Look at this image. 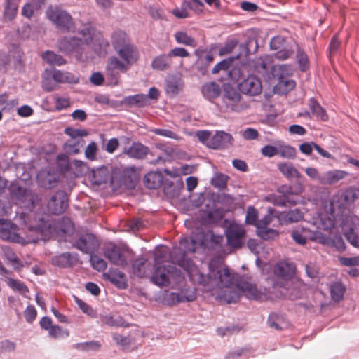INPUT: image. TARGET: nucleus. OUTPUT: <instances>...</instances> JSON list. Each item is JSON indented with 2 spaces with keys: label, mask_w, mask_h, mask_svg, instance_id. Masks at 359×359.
I'll return each instance as SVG.
<instances>
[{
  "label": "nucleus",
  "mask_w": 359,
  "mask_h": 359,
  "mask_svg": "<svg viewBox=\"0 0 359 359\" xmlns=\"http://www.w3.org/2000/svg\"><path fill=\"white\" fill-rule=\"evenodd\" d=\"M204 245L203 240L193 236L181 239L180 246L174 248L170 254L171 262L178 264L187 273L190 280L195 284L203 285L208 289L212 288V285H226L230 283L231 276L229 269L222 266L209 264V272L203 273L191 259L187 257V253H194L199 247Z\"/></svg>",
  "instance_id": "1"
},
{
  "label": "nucleus",
  "mask_w": 359,
  "mask_h": 359,
  "mask_svg": "<svg viewBox=\"0 0 359 359\" xmlns=\"http://www.w3.org/2000/svg\"><path fill=\"white\" fill-rule=\"evenodd\" d=\"M19 220L25 225V237L18 233V226L11 221L0 219V238L25 245L46 239L53 231L51 225L45 222L36 212H21Z\"/></svg>",
  "instance_id": "2"
},
{
  "label": "nucleus",
  "mask_w": 359,
  "mask_h": 359,
  "mask_svg": "<svg viewBox=\"0 0 359 359\" xmlns=\"http://www.w3.org/2000/svg\"><path fill=\"white\" fill-rule=\"evenodd\" d=\"M358 197V190L349 189L340 196L333 198L330 205L325 206V209H328L330 212L320 215L318 228L325 231L332 230L334 227L337 219V214L335 213L336 207H338L339 210L343 212V210L348 208Z\"/></svg>",
  "instance_id": "3"
},
{
  "label": "nucleus",
  "mask_w": 359,
  "mask_h": 359,
  "mask_svg": "<svg viewBox=\"0 0 359 359\" xmlns=\"http://www.w3.org/2000/svg\"><path fill=\"white\" fill-rule=\"evenodd\" d=\"M116 52L118 57L112 56L107 63V72L111 75H113L114 70L126 72L139 59L138 49L133 44L119 48Z\"/></svg>",
  "instance_id": "4"
},
{
  "label": "nucleus",
  "mask_w": 359,
  "mask_h": 359,
  "mask_svg": "<svg viewBox=\"0 0 359 359\" xmlns=\"http://www.w3.org/2000/svg\"><path fill=\"white\" fill-rule=\"evenodd\" d=\"M82 38L65 36L58 42L60 51L69 54L72 53H81L86 46L90 45L93 40L94 29L89 24L83 25L78 31Z\"/></svg>",
  "instance_id": "5"
},
{
  "label": "nucleus",
  "mask_w": 359,
  "mask_h": 359,
  "mask_svg": "<svg viewBox=\"0 0 359 359\" xmlns=\"http://www.w3.org/2000/svg\"><path fill=\"white\" fill-rule=\"evenodd\" d=\"M184 280L181 271L174 266H155L154 271L151 276V281L159 287H172Z\"/></svg>",
  "instance_id": "6"
},
{
  "label": "nucleus",
  "mask_w": 359,
  "mask_h": 359,
  "mask_svg": "<svg viewBox=\"0 0 359 359\" xmlns=\"http://www.w3.org/2000/svg\"><path fill=\"white\" fill-rule=\"evenodd\" d=\"M229 273L231 276L230 283L225 285H212V288L208 289L205 285H201L203 287V290L206 292L211 293V295L215 296V299L227 304L236 303L240 299V294L233 290H231V286L234 283V273H231L229 270Z\"/></svg>",
  "instance_id": "7"
},
{
  "label": "nucleus",
  "mask_w": 359,
  "mask_h": 359,
  "mask_svg": "<svg viewBox=\"0 0 359 359\" xmlns=\"http://www.w3.org/2000/svg\"><path fill=\"white\" fill-rule=\"evenodd\" d=\"M46 16L57 28L67 32H76L75 22L67 11L58 7H49Z\"/></svg>",
  "instance_id": "8"
},
{
  "label": "nucleus",
  "mask_w": 359,
  "mask_h": 359,
  "mask_svg": "<svg viewBox=\"0 0 359 359\" xmlns=\"http://www.w3.org/2000/svg\"><path fill=\"white\" fill-rule=\"evenodd\" d=\"M222 101L226 111L241 112L250 108V102L245 100L239 92L231 87L224 90Z\"/></svg>",
  "instance_id": "9"
},
{
  "label": "nucleus",
  "mask_w": 359,
  "mask_h": 359,
  "mask_svg": "<svg viewBox=\"0 0 359 359\" xmlns=\"http://www.w3.org/2000/svg\"><path fill=\"white\" fill-rule=\"evenodd\" d=\"M10 198L13 203L22 208L31 210L34 208L36 196L31 191L13 184L10 188Z\"/></svg>",
  "instance_id": "10"
},
{
  "label": "nucleus",
  "mask_w": 359,
  "mask_h": 359,
  "mask_svg": "<svg viewBox=\"0 0 359 359\" xmlns=\"http://www.w3.org/2000/svg\"><path fill=\"white\" fill-rule=\"evenodd\" d=\"M299 283L285 281L284 285L279 286L276 284L273 289V292L276 293L277 298H288L290 299H297L301 297L302 292L299 287Z\"/></svg>",
  "instance_id": "11"
},
{
  "label": "nucleus",
  "mask_w": 359,
  "mask_h": 359,
  "mask_svg": "<svg viewBox=\"0 0 359 359\" xmlns=\"http://www.w3.org/2000/svg\"><path fill=\"white\" fill-rule=\"evenodd\" d=\"M68 207V198L63 191H57L50 199L47 208L53 215L62 214Z\"/></svg>",
  "instance_id": "12"
},
{
  "label": "nucleus",
  "mask_w": 359,
  "mask_h": 359,
  "mask_svg": "<svg viewBox=\"0 0 359 359\" xmlns=\"http://www.w3.org/2000/svg\"><path fill=\"white\" fill-rule=\"evenodd\" d=\"M239 90L247 95L255 96L262 90L261 81L255 76H249L238 84Z\"/></svg>",
  "instance_id": "13"
},
{
  "label": "nucleus",
  "mask_w": 359,
  "mask_h": 359,
  "mask_svg": "<svg viewBox=\"0 0 359 359\" xmlns=\"http://www.w3.org/2000/svg\"><path fill=\"white\" fill-rule=\"evenodd\" d=\"M126 253V252L123 249L113 245L105 250L104 256L112 264L124 267L128 264Z\"/></svg>",
  "instance_id": "14"
},
{
  "label": "nucleus",
  "mask_w": 359,
  "mask_h": 359,
  "mask_svg": "<svg viewBox=\"0 0 359 359\" xmlns=\"http://www.w3.org/2000/svg\"><path fill=\"white\" fill-rule=\"evenodd\" d=\"M245 233L243 226L231 224L226 231V238L229 245L235 248H241Z\"/></svg>",
  "instance_id": "15"
},
{
  "label": "nucleus",
  "mask_w": 359,
  "mask_h": 359,
  "mask_svg": "<svg viewBox=\"0 0 359 359\" xmlns=\"http://www.w3.org/2000/svg\"><path fill=\"white\" fill-rule=\"evenodd\" d=\"M233 142V138L231 134L219 131L211 137L207 143V146L215 149H223L232 145Z\"/></svg>",
  "instance_id": "16"
},
{
  "label": "nucleus",
  "mask_w": 359,
  "mask_h": 359,
  "mask_svg": "<svg viewBox=\"0 0 359 359\" xmlns=\"http://www.w3.org/2000/svg\"><path fill=\"white\" fill-rule=\"evenodd\" d=\"M76 247L85 253H90L99 247L96 237L91 233L81 235L76 243Z\"/></svg>",
  "instance_id": "17"
},
{
  "label": "nucleus",
  "mask_w": 359,
  "mask_h": 359,
  "mask_svg": "<svg viewBox=\"0 0 359 359\" xmlns=\"http://www.w3.org/2000/svg\"><path fill=\"white\" fill-rule=\"evenodd\" d=\"M149 152V148L140 142H133L129 147L124 148L123 151L129 158L137 160L145 158Z\"/></svg>",
  "instance_id": "18"
},
{
  "label": "nucleus",
  "mask_w": 359,
  "mask_h": 359,
  "mask_svg": "<svg viewBox=\"0 0 359 359\" xmlns=\"http://www.w3.org/2000/svg\"><path fill=\"white\" fill-rule=\"evenodd\" d=\"M304 217V214L299 209L283 211L277 215L280 225H287L290 224L298 222Z\"/></svg>",
  "instance_id": "19"
},
{
  "label": "nucleus",
  "mask_w": 359,
  "mask_h": 359,
  "mask_svg": "<svg viewBox=\"0 0 359 359\" xmlns=\"http://www.w3.org/2000/svg\"><path fill=\"white\" fill-rule=\"evenodd\" d=\"M170 299L172 304H179L184 302H192L196 299V292L194 288L182 289L179 292H171Z\"/></svg>",
  "instance_id": "20"
},
{
  "label": "nucleus",
  "mask_w": 359,
  "mask_h": 359,
  "mask_svg": "<svg viewBox=\"0 0 359 359\" xmlns=\"http://www.w3.org/2000/svg\"><path fill=\"white\" fill-rule=\"evenodd\" d=\"M294 271V264L284 261L277 263L273 269L276 276L283 278L286 281H288L287 279L293 276Z\"/></svg>",
  "instance_id": "21"
},
{
  "label": "nucleus",
  "mask_w": 359,
  "mask_h": 359,
  "mask_svg": "<svg viewBox=\"0 0 359 359\" xmlns=\"http://www.w3.org/2000/svg\"><path fill=\"white\" fill-rule=\"evenodd\" d=\"M39 215L45 222H48L52 227L53 231L49 238H46V240L49 239L54 233L55 231H58L63 233H69L74 230V225L71 219L68 217H63L60 221H58L55 225H53V223L50 221L45 220L43 217H41L39 214H36ZM46 241V239H43Z\"/></svg>",
  "instance_id": "22"
},
{
  "label": "nucleus",
  "mask_w": 359,
  "mask_h": 359,
  "mask_svg": "<svg viewBox=\"0 0 359 359\" xmlns=\"http://www.w3.org/2000/svg\"><path fill=\"white\" fill-rule=\"evenodd\" d=\"M224 216V210L223 208H214L207 213L201 215V221L205 224H213L220 222Z\"/></svg>",
  "instance_id": "23"
},
{
  "label": "nucleus",
  "mask_w": 359,
  "mask_h": 359,
  "mask_svg": "<svg viewBox=\"0 0 359 359\" xmlns=\"http://www.w3.org/2000/svg\"><path fill=\"white\" fill-rule=\"evenodd\" d=\"M348 175V173L343 170H333L325 172L322 175L320 184H334L343 180Z\"/></svg>",
  "instance_id": "24"
},
{
  "label": "nucleus",
  "mask_w": 359,
  "mask_h": 359,
  "mask_svg": "<svg viewBox=\"0 0 359 359\" xmlns=\"http://www.w3.org/2000/svg\"><path fill=\"white\" fill-rule=\"evenodd\" d=\"M201 93L207 100H212L220 95L221 88L216 82H208L203 85Z\"/></svg>",
  "instance_id": "25"
},
{
  "label": "nucleus",
  "mask_w": 359,
  "mask_h": 359,
  "mask_svg": "<svg viewBox=\"0 0 359 359\" xmlns=\"http://www.w3.org/2000/svg\"><path fill=\"white\" fill-rule=\"evenodd\" d=\"M278 169L281 174L288 180L302 177L299 171L291 163H280L278 164Z\"/></svg>",
  "instance_id": "26"
},
{
  "label": "nucleus",
  "mask_w": 359,
  "mask_h": 359,
  "mask_svg": "<svg viewBox=\"0 0 359 359\" xmlns=\"http://www.w3.org/2000/svg\"><path fill=\"white\" fill-rule=\"evenodd\" d=\"M163 181V176L160 172L151 171L148 172L144 177V184L148 189H155L158 188Z\"/></svg>",
  "instance_id": "27"
},
{
  "label": "nucleus",
  "mask_w": 359,
  "mask_h": 359,
  "mask_svg": "<svg viewBox=\"0 0 359 359\" xmlns=\"http://www.w3.org/2000/svg\"><path fill=\"white\" fill-rule=\"evenodd\" d=\"M111 43L115 50L132 44L130 42L128 36L122 30H116L113 32L111 35Z\"/></svg>",
  "instance_id": "28"
},
{
  "label": "nucleus",
  "mask_w": 359,
  "mask_h": 359,
  "mask_svg": "<svg viewBox=\"0 0 359 359\" xmlns=\"http://www.w3.org/2000/svg\"><path fill=\"white\" fill-rule=\"evenodd\" d=\"M111 178V172L106 166H102L93 171L92 182L95 184L107 183Z\"/></svg>",
  "instance_id": "29"
},
{
  "label": "nucleus",
  "mask_w": 359,
  "mask_h": 359,
  "mask_svg": "<svg viewBox=\"0 0 359 359\" xmlns=\"http://www.w3.org/2000/svg\"><path fill=\"white\" fill-rule=\"evenodd\" d=\"M183 88V82L175 76L168 77L165 81V93L170 96L177 95Z\"/></svg>",
  "instance_id": "30"
},
{
  "label": "nucleus",
  "mask_w": 359,
  "mask_h": 359,
  "mask_svg": "<svg viewBox=\"0 0 359 359\" xmlns=\"http://www.w3.org/2000/svg\"><path fill=\"white\" fill-rule=\"evenodd\" d=\"M172 63L168 54H162L156 56L151 62V67L158 71H163L170 68Z\"/></svg>",
  "instance_id": "31"
},
{
  "label": "nucleus",
  "mask_w": 359,
  "mask_h": 359,
  "mask_svg": "<svg viewBox=\"0 0 359 359\" xmlns=\"http://www.w3.org/2000/svg\"><path fill=\"white\" fill-rule=\"evenodd\" d=\"M84 144L85 140H67L63 144V150L65 152V154L76 155L79 154Z\"/></svg>",
  "instance_id": "32"
},
{
  "label": "nucleus",
  "mask_w": 359,
  "mask_h": 359,
  "mask_svg": "<svg viewBox=\"0 0 359 359\" xmlns=\"http://www.w3.org/2000/svg\"><path fill=\"white\" fill-rule=\"evenodd\" d=\"M278 83L274 87V90L278 94H286L296 86L295 81L288 77L278 79Z\"/></svg>",
  "instance_id": "33"
},
{
  "label": "nucleus",
  "mask_w": 359,
  "mask_h": 359,
  "mask_svg": "<svg viewBox=\"0 0 359 359\" xmlns=\"http://www.w3.org/2000/svg\"><path fill=\"white\" fill-rule=\"evenodd\" d=\"M52 263L59 267H69L74 264L75 259L70 253L65 252L53 257Z\"/></svg>",
  "instance_id": "34"
},
{
  "label": "nucleus",
  "mask_w": 359,
  "mask_h": 359,
  "mask_svg": "<svg viewBox=\"0 0 359 359\" xmlns=\"http://www.w3.org/2000/svg\"><path fill=\"white\" fill-rule=\"evenodd\" d=\"M53 79L57 83H76L79 79L73 74L60 70H55L53 73Z\"/></svg>",
  "instance_id": "35"
},
{
  "label": "nucleus",
  "mask_w": 359,
  "mask_h": 359,
  "mask_svg": "<svg viewBox=\"0 0 359 359\" xmlns=\"http://www.w3.org/2000/svg\"><path fill=\"white\" fill-rule=\"evenodd\" d=\"M242 292L244 295L250 299L263 300L266 298V295L258 291L257 289L249 283H244L242 286Z\"/></svg>",
  "instance_id": "36"
},
{
  "label": "nucleus",
  "mask_w": 359,
  "mask_h": 359,
  "mask_svg": "<svg viewBox=\"0 0 359 359\" xmlns=\"http://www.w3.org/2000/svg\"><path fill=\"white\" fill-rule=\"evenodd\" d=\"M99 323L102 326L122 327L123 320L121 316H114L110 314H101Z\"/></svg>",
  "instance_id": "37"
},
{
  "label": "nucleus",
  "mask_w": 359,
  "mask_h": 359,
  "mask_svg": "<svg viewBox=\"0 0 359 359\" xmlns=\"http://www.w3.org/2000/svg\"><path fill=\"white\" fill-rule=\"evenodd\" d=\"M293 68L290 65H273L271 69V74L277 79L286 78L292 75Z\"/></svg>",
  "instance_id": "38"
},
{
  "label": "nucleus",
  "mask_w": 359,
  "mask_h": 359,
  "mask_svg": "<svg viewBox=\"0 0 359 359\" xmlns=\"http://www.w3.org/2000/svg\"><path fill=\"white\" fill-rule=\"evenodd\" d=\"M19 0H6L4 11V17L8 20H13L18 13Z\"/></svg>",
  "instance_id": "39"
},
{
  "label": "nucleus",
  "mask_w": 359,
  "mask_h": 359,
  "mask_svg": "<svg viewBox=\"0 0 359 359\" xmlns=\"http://www.w3.org/2000/svg\"><path fill=\"white\" fill-rule=\"evenodd\" d=\"M124 103L130 107H142L147 104V95L137 94L124 98Z\"/></svg>",
  "instance_id": "40"
},
{
  "label": "nucleus",
  "mask_w": 359,
  "mask_h": 359,
  "mask_svg": "<svg viewBox=\"0 0 359 359\" xmlns=\"http://www.w3.org/2000/svg\"><path fill=\"white\" fill-rule=\"evenodd\" d=\"M330 294L334 302L341 301L346 292V287L341 282H334L330 286Z\"/></svg>",
  "instance_id": "41"
},
{
  "label": "nucleus",
  "mask_w": 359,
  "mask_h": 359,
  "mask_svg": "<svg viewBox=\"0 0 359 359\" xmlns=\"http://www.w3.org/2000/svg\"><path fill=\"white\" fill-rule=\"evenodd\" d=\"M309 108L313 116L316 118L320 119L323 121L328 120V116L325 110L315 99L312 98L309 100Z\"/></svg>",
  "instance_id": "42"
},
{
  "label": "nucleus",
  "mask_w": 359,
  "mask_h": 359,
  "mask_svg": "<svg viewBox=\"0 0 359 359\" xmlns=\"http://www.w3.org/2000/svg\"><path fill=\"white\" fill-rule=\"evenodd\" d=\"M149 266V264L146 259H138L133 264V272L140 278L144 277L147 275Z\"/></svg>",
  "instance_id": "43"
},
{
  "label": "nucleus",
  "mask_w": 359,
  "mask_h": 359,
  "mask_svg": "<svg viewBox=\"0 0 359 359\" xmlns=\"http://www.w3.org/2000/svg\"><path fill=\"white\" fill-rule=\"evenodd\" d=\"M175 39L177 43L188 46L194 48L197 46L196 39L188 35L187 32L183 31L177 32L175 35Z\"/></svg>",
  "instance_id": "44"
},
{
  "label": "nucleus",
  "mask_w": 359,
  "mask_h": 359,
  "mask_svg": "<svg viewBox=\"0 0 359 359\" xmlns=\"http://www.w3.org/2000/svg\"><path fill=\"white\" fill-rule=\"evenodd\" d=\"M171 253L172 252H170L168 248L165 247H159L156 248L154 251L155 266H158V264L168 261V258L171 260Z\"/></svg>",
  "instance_id": "45"
},
{
  "label": "nucleus",
  "mask_w": 359,
  "mask_h": 359,
  "mask_svg": "<svg viewBox=\"0 0 359 359\" xmlns=\"http://www.w3.org/2000/svg\"><path fill=\"white\" fill-rule=\"evenodd\" d=\"M42 58L51 65L60 66L66 63V60L60 55L55 54L53 51H46L42 54Z\"/></svg>",
  "instance_id": "46"
},
{
  "label": "nucleus",
  "mask_w": 359,
  "mask_h": 359,
  "mask_svg": "<svg viewBox=\"0 0 359 359\" xmlns=\"http://www.w3.org/2000/svg\"><path fill=\"white\" fill-rule=\"evenodd\" d=\"M86 163L81 160L75 159L71 162L69 175L74 177L82 175L86 169Z\"/></svg>",
  "instance_id": "47"
},
{
  "label": "nucleus",
  "mask_w": 359,
  "mask_h": 359,
  "mask_svg": "<svg viewBox=\"0 0 359 359\" xmlns=\"http://www.w3.org/2000/svg\"><path fill=\"white\" fill-rule=\"evenodd\" d=\"M278 155L284 158L294 159L296 158L297 151L290 145L280 144L278 147Z\"/></svg>",
  "instance_id": "48"
},
{
  "label": "nucleus",
  "mask_w": 359,
  "mask_h": 359,
  "mask_svg": "<svg viewBox=\"0 0 359 359\" xmlns=\"http://www.w3.org/2000/svg\"><path fill=\"white\" fill-rule=\"evenodd\" d=\"M257 234L261 238L268 241L273 240L278 236V231L269 227L257 228Z\"/></svg>",
  "instance_id": "49"
},
{
  "label": "nucleus",
  "mask_w": 359,
  "mask_h": 359,
  "mask_svg": "<svg viewBox=\"0 0 359 359\" xmlns=\"http://www.w3.org/2000/svg\"><path fill=\"white\" fill-rule=\"evenodd\" d=\"M57 164L60 172L63 174H69L71 162L67 154H60L57 156Z\"/></svg>",
  "instance_id": "50"
},
{
  "label": "nucleus",
  "mask_w": 359,
  "mask_h": 359,
  "mask_svg": "<svg viewBox=\"0 0 359 359\" xmlns=\"http://www.w3.org/2000/svg\"><path fill=\"white\" fill-rule=\"evenodd\" d=\"M65 133L70 137L71 140H84L83 137L88 135V133L85 129H75L71 127L65 129Z\"/></svg>",
  "instance_id": "51"
},
{
  "label": "nucleus",
  "mask_w": 359,
  "mask_h": 359,
  "mask_svg": "<svg viewBox=\"0 0 359 359\" xmlns=\"http://www.w3.org/2000/svg\"><path fill=\"white\" fill-rule=\"evenodd\" d=\"M6 278L8 279L7 284L12 290L22 293L29 292L28 287L24 283L18 280L13 279L11 278L10 276H8Z\"/></svg>",
  "instance_id": "52"
},
{
  "label": "nucleus",
  "mask_w": 359,
  "mask_h": 359,
  "mask_svg": "<svg viewBox=\"0 0 359 359\" xmlns=\"http://www.w3.org/2000/svg\"><path fill=\"white\" fill-rule=\"evenodd\" d=\"M229 177L222 173H217L211 180V184L217 189H223L226 187Z\"/></svg>",
  "instance_id": "53"
},
{
  "label": "nucleus",
  "mask_w": 359,
  "mask_h": 359,
  "mask_svg": "<svg viewBox=\"0 0 359 359\" xmlns=\"http://www.w3.org/2000/svg\"><path fill=\"white\" fill-rule=\"evenodd\" d=\"M296 57L299 68L302 71H306V69H309V60L308 56L302 48H298Z\"/></svg>",
  "instance_id": "54"
},
{
  "label": "nucleus",
  "mask_w": 359,
  "mask_h": 359,
  "mask_svg": "<svg viewBox=\"0 0 359 359\" xmlns=\"http://www.w3.org/2000/svg\"><path fill=\"white\" fill-rule=\"evenodd\" d=\"M98 148L96 142H91L85 149L84 155L86 158L90 161H94L97 159V154Z\"/></svg>",
  "instance_id": "55"
},
{
  "label": "nucleus",
  "mask_w": 359,
  "mask_h": 359,
  "mask_svg": "<svg viewBox=\"0 0 359 359\" xmlns=\"http://www.w3.org/2000/svg\"><path fill=\"white\" fill-rule=\"evenodd\" d=\"M5 257L9 260L13 265L15 269H19L23 266L20 259L17 255L8 248L4 249Z\"/></svg>",
  "instance_id": "56"
},
{
  "label": "nucleus",
  "mask_w": 359,
  "mask_h": 359,
  "mask_svg": "<svg viewBox=\"0 0 359 359\" xmlns=\"http://www.w3.org/2000/svg\"><path fill=\"white\" fill-rule=\"evenodd\" d=\"M189 1H184L180 8H175L172 10V13L177 18L184 19L189 17V13L187 10Z\"/></svg>",
  "instance_id": "57"
},
{
  "label": "nucleus",
  "mask_w": 359,
  "mask_h": 359,
  "mask_svg": "<svg viewBox=\"0 0 359 359\" xmlns=\"http://www.w3.org/2000/svg\"><path fill=\"white\" fill-rule=\"evenodd\" d=\"M90 262L93 268L98 271H104L107 268V262L96 255H90Z\"/></svg>",
  "instance_id": "58"
},
{
  "label": "nucleus",
  "mask_w": 359,
  "mask_h": 359,
  "mask_svg": "<svg viewBox=\"0 0 359 359\" xmlns=\"http://www.w3.org/2000/svg\"><path fill=\"white\" fill-rule=\"evenodd\" d=\"M49 335L55 339L67 337L69 335L68 330H63L59 325H53L48 331Z\"/></svg>",
  "instance_id": "59"
},
{
  "label": "nucleus",
  "mask_w": 359,
  "mask_h": 359,
  "mask_svg": "<svg viewBox=\"0 0 359 359\" xmlns=\"http://www.w3.org/2000/svg\"><path fill=\"white\" fill-rule=\"evenodd\" d=\"M195 55L198 60H204L206 63L210 64L214 61V55L210 51L205 49H197L194 51Z\"/></svg>",
  "instance_id": "60"
},
{
  "label": "nucleus",
  "mask_w": 359,
  "mask_h": 359,
  "mask_svg": "<svg viewBox=\"0 0 359 359\" xmlns=\"http://www.w3.org/2000/svg\"><path fill=\"white\" fill-rule=\"evenodd\" d=\"M275 218H277V216L273 215V210L269 208L268 210V214L265 215L262 219L257 222L256 224V227H268V226L271 224Z\"/></svg>",
  "instance_id": "61"
},
{
  "label": "nucleus",
  "mask_w": 359,
  "mask_h": 359,
  "mask_svg": "<svg viewBox=\"0 0 359 359\" xmlns=\"http://www.w3.org/2000/svg\"><path fill=\"white\" fill-rule=\"evenodd\" d=\"M257 217V210L254 207H248L245 217L246 224H253L256 226V224L258 222Z\"/></svg>",
  "instance_id": "62"
},
{
  "label": "nucleus",
  "mask_w": 359,
  "mask_h": 359,
  "mask_svg": "<svg viewBox=\"0 0 359 359\" xmlns=\"http://www.w3.org/2000/svg\"><path fill=\"white\" fill-rule=\"evenodd\" d=\"M265 201L278 206L285 205L284 196L281 194H270L265 197Z\"/></svg>",
  "instance_id": "63"
},
{
  "label": "nucleus",
  "mask_w": 359,
  "mask_h": 359,
  "mask_svg": "<svg viewBox=\"0 0 359 359\" xmlns=\"http://www.w3.org/2000/svg\"><path fill=\"white\" fill-rule=\"evenodd\" d=\"M304 229H294L291 233L292 239L299 245H304L306 243V238L304 235Z\"/></svg>",
  "instance_id": "64"
}]
</instances>
